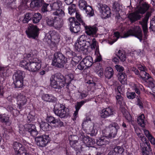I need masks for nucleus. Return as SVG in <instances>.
<instances>
[{"label":"nucleus","mask_w":155,"mask_h":155,"mask_svg":"<svg viewBox=\"0 0 155 155\" xmlns=\"http://www.w3.org/2000/svg\"><path fill=\"white\" fill-rule=\"evenodd\" d=\"M74 78L73 74L71 73L68 74L65 77L60 73H56L51 78L50 84L56 91L60 92L61 88L65 86L66 88L69 89V84Z\"/></svg>","instance_id":"nucleus-1"},{"label":"nucleus","mask_w":155,"mask_h":155,"mask_svg":"<svg viewBox=\"0 0 155 155\" xmlns=\"http://www.w3.org/2000/svg\"><path fill=\"white\" fill-rule=\"evenodd\" d=\"M92 39V43H91V40L89 36L85 35H81L77 41V42L75 44V50L78 52H82L84 51L89 46H90L92 50H95V52L99 54V48L98 43L95 38H93Z\"/></svg>","instance_id":"nucleus-2"},{"label":"nucleus","mask_w":155,"mask_h":155,"mask_svg":"<svg viewBox=\"0 0 155 155\" xmlns=\"http://www.w3.org/2000/svg\"><path fill=\"white\" fill-rule=\"evenodd\" d=\"M119 128L118 124L115 123H113L107 127H106L102 130V134L104 137H101L97 140V144L99 146L106 145L109 143L107 138H114Z\"/></svg>","instance_id":"nucleus-3"},{"label":"nucleus","mask_w":155,"mask_h":155,"mask_svg":"<svg viewBox=\"0 0 155 155\" xmlns=\"http://www.w3.org/2000/svg\"><path fill=\"white\" fill-rule=\"evenodd\" d=\"M68 62L67 57L61 52H56L54 54L52 60V64L59 68L65 67L68 70L70 69L69 67L67 66Z\"/></svg>","instance_id":"nucleus-4"},{"label":"nucleus","mask_w":155,"mask_h":155,"mask_svg":"<svg viewBox=\"0 0 155 155\" xmlns=\"http://www.w3.org/2000/svg\"><path fill=\"white\" fill-rule=\"evenodd\" d=\"M27 58L30 60L28 69L27 70L30 71L35 72L38 71L41 68V60L36 58H35L32 52H30L28 53Z\"/></svg>","instance_id":"nucleus-5"},{"label":"nucleus","mask_w":155,"mask_h":155,"mask_svg":"<svg viewBox=\"0 0 155 155\" xmlns=\"http://www.w3.org/2000/svg\"><path fill=\"white\" fill-rule=\"evenodd\" d=\"M54 111L56 115L61 118H66L69 115L68 109L61 104H58L55 105Z\"/></svg>","instance_id":"nucleus-6"},{"label":"nucleus","mask_w":155,"mask_h":155,"mask_svg":"<svg viewBox=\"0 0 155 155\" xmlns=\"http://www.w3.org/2000/svg\"><path fill=\"white\" fill-rule=\"evenodd\" d=\"M25 131L29 133L30 135L33 137L36 136L38 132L35 125L26 124L24 125H20L19 127V132L20 134L23 135Z\"/></svg>","instance_id":"nucleus-7"},{"label":"nucleus","mask_w":155,"mask_h":155,"mask_svg":"<svg viewBox=\"0 0 155 155\" xmlns=\"http://www.w3.org/2000/svg\"><path fill=\"white\" fill-rule=\"evenodd\" d=\"M62 3L61 1L57 0L50 4V7L52 10L55 11L53 13L54 15L63 17L65 15L64 11L61 8L62 7Z\"/></svg>","instance_id":"nucleus-8"},{"label":"nucleus","mask_w":155,"mask_h":155,"mask_svg":"<svg viewBox=\"0 0 155 155\" xmlns=\"http://www.w3.org/2000/svg\"><path fill=\"white\" fill-rule=\"evenodd\" d=\"M45 37H47L51 41L50 45L51 47L56 48L57 47V44L59 43L60 40V34L54 31H50L46 34Z\"/></svg>","instance_id":"nucleus-9"},{"label":"nucleus","mask_w":155,"mask_h":155,"mask_svg":"<svg viewBox=\"0 0 155 155\" xmlns=\"http://www.w3.org/2000/svg\"><path fill=\"white\" fill-rule=\"evenodd\" d=\"M83 128H87L91 136H95L97 133L99 125L97 124L92 123L91 120L84 121L82 125Z\"/></svg>","instance_id":"nucleus-10"},{"label":"nucleus","mask_w":155,"mask_h":155,"mask_svg":"<svg viewBox=\"0 0 155 155\" xmlns=\"http://www.w3.org/2000/svg\"><path fill=\"white\" fill-rule=\"evenodd\" d=\"M70 31L72 33H77L79 32L81 29H84V25L79 23L74 18H70L69 19Z\"/></svg>","instance_id":"nucleus-11"},{"label":"nucleus","mask_w":155,"mask_h":155,"mask_svg":"<svg viewBox=\"0 0 155 155\" xmlns=\"http://www.w3.org/2000/svg\"><path fill=\"white\" fill-rule=\"evenodd\" d=\"M130 36H134L142 40L143 35L142 30L139 26L134 27L133 29L128 30L124 35V38H127Z\"/></svg>","instance_id":"nucleus-12"},{"label":"nucleus","mask_w":155,"mask_h":155,"mask_svg":"<svg viewBox=\"0 0 155 155\" xmlns=\"http://www.w3.org/2000/svg\"><path fill=\"white\" fill-rule=\"evenodd\" d=\"M40 30V29L37 26H29L26 30L25 32L29 38L35 39L38 37Z\"/></svg>","instance_id":"nucleus-13"},{"label":"nucleus","mask_w":155,"mask_h":155,"mask_svg":"<svg viewBox=\"0 0 155 155\" xmlns=\"http://www.w3.org/2000/svg\"><path fill=\"white\" fill-rule=\"evenodd\" d=\"M79 6L81 10L85 11L86 14L89 17L92 16L94 15V11L92 7L87 5L85 0H80Z\"/></svg>","instance_id":"nucleus-14"},{"label":"nucleus","mask_w":155,"mask_h":155,"mask_svg":"<svg viewBox=\"0 0 155 155\" xmlns=\"http://www.w3.org/2000/svg\"><path fill=\"white\" fill-rule=\"evenodd\" d=\"M48 135H43L35 137V140L37 145L40 147H45L49 142Z\"/></svg>","instance_id":"nucleus-15"},{"label":"nucleus","mask_w":155,"mask_h":155,"mask_svg":"<svg viewBox=\"0 0 155 155\" xmlns=\"http://www.w3.org/2000/svg\"><path fill=\"white\" fill-rule=\"evenodd\" d=\"M138 68L140 71V77L143 80L146 81L148 79H152L151 76L146 71L147 68L145 66L141 65L138 67Z\"/></svg>","instance_id":"nucleus-16"},{"label":"nucleus","mask_w":155,"mask_h":155,"mask_svg":"<svg viewBox=\"0 0 155 155\" xmlns=\"http://www.w3.org/2000/svg\"><path fill=\"white\" fill-rule=\"evenodd\" d=\"M99 9L100 12L102 15V18L105 19L110 17V8L106 5L102 4L100 6Z\"/></svg>","instance_id":"nucleus-17"},{"label":"nucleus","mask_w":155,"mask_h":155,"mask_svg":"<svg viewBox=\"0 0 155 155\" xmlns=\"http://www.w3.org/2000/svg\"><path fill=\"white\" fill-rule=\"evenodd\" d=\"M83 26L84 29H85V30L86 33L89 37L90 36H94V35H95L98 29L97 27L96 26H88L85 24Z\"/></svg>","instance_id":"nucleus-18"},{"label":"nucleus","mask_w":155,"mask_h":155,"mask_svg":"<svg viewBox=\"0 0 155 155\" xmlns=\"http://www.w3.org/2000/svg\"><path fill=\"white\" fill-rule=\"evenodd\" d=\"M13 148L15 151V155H19L25 150L21 144L16 142L14 143Z\"/></svg>","instance_id":"nucleus-19"},{"label":"nucleus","mask_w":155,"mask_h":155,"mask_svg":"<svg viewBox=\"0 0 155 155\" xmlns=\"http://www.w3.org/2000/svg\"><path fill=\"white\" fill-rule=\"evenodd\" d=\"M47 120L50 123H52L55 125V127H61L63 125V123L59 119H56L52 116L47 117Z\"/></svg>","instance_id":"nucleus-20"},{"label":"nucleus","mask_w":155,"mask_h":155,"mask_svg":"<svg viewBox=\"0 0 155 155\" xmlns=\"http://www.w3.org/2000/svg\"><path fill=\"white\" fill-rule=\"evenodd\" d=\"M112 11L116 15V17L117 18H119L120 16V12L122 11V10L120 8V5L117 2H115L113 3L112 6Z\"/></svg>","instance_id":"nucleus-21"},{"label":"nucleus","mask_w":155,"mask_h":155,"mask_svg":"<svg viewBox=\"0 0 155 155\" xmlns=\"http://www.w3.org/2000/svg\"><path fill=\"white\" fill-rule=\"evenodd\" d=\"M141 18V15L138 14L136 11L129 14L127 18L132 23L139 20Z\"/></svg>","instance_id":"nucleus-22"},{"label":"nucleus","mask_w":155,"mask_h":155,"mask_svg":"<svg viewBox=\"0 0 155 155\" xmlns=\"http://www.w3.org/2000/svg\"><path fill=\"white\" fill-rule=\"evenodd\" d=\"M82 58L81 56L79 54H75L71 59L69 63L70 68L75 66L78 63Z\"/></svg>","instance_id":"nucleus-23"},{"label":"nucleus","mask_w":155,"mask_h":155,"mask_svg":"<svg viewBox=\"0 0 155 155\" xmlns=\"http://www.w3.org/2000/svg\"><path fill=\"white\" fill-rule=\"evenodd\" d=\"M113 114V110L110 107L103 109L101 113V117L103 118H106Z\"/></svg>","instance_id":"nucleus-24"},{"label":"nucleus","mask_w":155,"mask_h":155,"mask_svg":"<svg viewBox=\"0 0 155 155\" xmlns=\"http://www.w3.org/2000/svg\"><path fill=\"white\" fill-rule=\"evenodd\" d=\"M124 151V150L122 147L117 146L111 150L108 155H122Z\"/></svg>","instance_id":"nucleus-25"},{"label":"nucleus","mask_w":155,"mask_h":155,"mask_svg":"<svg viewBox=\"0 0 155 155\" xmlns=\"http://www.w3.org/2000/svg\"><path fill=\"white\" fill-rule=\"evenodd\" d=\"M88 95V92L85 91H83L80 92L79 91L74 92L72 91H70L69 94V97H77L79 96V97H86Z\"/></svg>","instance_id":"nucleus-26"},{"label":"nucleus","mask_w":155,"mask_h":155,"mask_svg":"<svg viewBox=\"0 0 155 155\" xmlns=\"http://www.w3.org/2000/svg\"><path fill=\"white\" fill-rule=\"evenodd\" d=\"M28 55V53L26 54L23 59L20 61L19 63L20 67L23 68L26 70L28 69V66L30 61L29 59L27 58Z\"/></svg>","instance_id":"nucleus-27"},{"label":"nucleus","mask_w":155,"mask_h":155,"mask_svg":"<svg viewBox=\"0 0 155 155\" xmlns=\"http://www.w3.org/2000/svg\"><path fill=\"white\" fill-rule=\"evenodd\" d=\"M86 67L88 68L91 67L93 64V61L92 57L90 56H87L84 58L82 60Z\"/></svg>","instance_id":"nucleus-28"},{"label":"nucleus","mask_w":155,"mask_h":155,"mask_svg":"<svg viewBox=\"0 0 155 155\" xmlns=\"http://www.w3.org/2000/svg\"><path fill=\"white\" fill-rule=\"evenodd\" d=\"M43 2H44V0H33L30 4V6L32 8H38L41 6Z\"/></svg>","instance_id":"nucleus-29"},{"label":"nucleus","mask_w":155,"mask_h":155,"mask_svg":"<svg viewBox=\"0 0 155 155\" xmlns=\"http://www.w3.org/2000/svg\"><path fill=\"white\" fill-rule=\"evenodd\" d=\"M90 100L89 99H86L83 101H82L79 102H78L77 104L75 106V107L76 109V110L74 112V116L75 117H77V115L78 113V112L81 107L85 103L88 102Z\"/></svg>","instance_id":"nucleus-30"},{"label":"nucleus","mask_w":155,"mask_h":155,"mask_svg":"<svg viewBox=\"0 0 155 155\" xmlns=\"http://www.w3.org/2000/svg\"><path fill=\"white\" fill-rule=\"evenodd\" d=\"M118 80L122 84H126L127 76L124 72L118 73L117 76Z\"/></svg>","instance_id":"nucleus-31"},{"label":"nucleus","mask_w":155,"mask_h":155,"mask_svg":"<svg viewBox=\"0 0 155 155\" xmlns=\"http://www.w3.org/2000/svg\"><path fill=\"white\" fill-rule=\"evenodd\" d=\"M62 18L59 16L54 17V21L53 26L55 28L59 29L62 27V24L60 20V19Z\"/></svg>","instance_id":"nucleus-32"},{"label":"nucleus","mask_w":155,"mask_h":155,"mask_svg":"<svg viewBox=\"0 0 155 155\" xmlns=\"http://www.w3.org/2000/svg\"><path fill=\"white\" fill-rule=\"evenodd\" d=\"M33 16V12L26 13L24 16L23 19L22 21V23L24 24L28 23L30 21L32 20Z\"/></svg>","instance_id":"nucleus-33"},{"label":"nucleus","mask_w":155,"mask_h":155,"mask_svg":"<svg viewBox=\"0 0 155 155\" xmlns=\"http://www.w3.org/2000/svg\"><path fill=\"white\" fill-rule=\"evenodd\" d=\"M25 77L24 72L20 70H18L13 75V78L16 80H23Z\"/></svg>","instance_id":"nucleus-34"},{"label":"nucleus","mask_w":155,"mask_h":155,"mask_svg":"<svg viewBox=\"0 0 155 155\" xmlns=\"http://www.w3.org/2000/svg\"><path fill=\"white\" fill-rule=\"evenodd\" d=\"M143 130L145 135L150 142L151 144L154 145L155 144V139L150 134L148 130L145 129H143Z\"/></svg>","instance_id":"nucleus-35"},{"label":"nucleus","mask_w":155,"mask_h":155,"mask_svg":"<svg viewBox=\"0 0 155 155\" xmlns=\"http://www.w3.org/2000/svg\"><path fill=\"white\" fill-rule=\"evenodd\" d=\"M114 70L110 67H107L105 69L104 75L106 78L110 79L111 78L114 74Z\"/></svg>","instance_id":"nucleus-36"},{"label":"nucleus","mask_w":155,"mask_h":155,"mask_svg":"<svg viewBox=\"0 0 155 155\" xmlns=\"http://www.w3.org/2000/svg\"><path fill=\"white\" fill-rule=\"evenodd\" d=\"M42 18L41 14L39 12H33V16L32 18V21L34 24L38 23Z\"/></svg>","instance_id":"nucleus-37"},{"label":"nucleus","mask_w":155,"mask_h":155,"mask_svg":"<svg viewBox=\"0 0 155 155\" xmlns=\"http://www.w3.org/2000/svg\"><path fill=\"white\" fill-rule=\"evenodd\" d=\"M145 144V146L146 145L147 147L145 146L143 148L142 154L143 155H149L152 150L150 143L148 141H146Z\"/></svg>","instance_id":"nucleus-38"},{"label":"nucleus","mask_w":155,"mask_h":155,"mask_svg":"<svg viewBox=\"0 0 155 155\" xmlns=\"http://www.w3.org/2000/svg\"><path fill=\"white\" fill-rule=\"evenodd\" d=\"M135 130L136 134L138 136V138L141 140L142 141L145 142V143L146 141H148L146 137L144 136L143 134L142 133V131L140 129L136 128V129H135Z\"/></svg>","instance_id":"nucleus-39"},{"label":"nucleus","mask_w":155,"mask_h":155,"mask_svg":"<svg viewBox=\"0 0 155 155\" xmlns=\"http://www.w3.org/2000/svg\"><path fill=\"white\" fill-rule=\"evenodd\" d=\"M0 121L5 124L6 125L9 126L11 124L9 120V117L5 114H0Z\"/></svg>","instance_id":"nucleus-40"},{"label":"nucleus","mask_w":155,"mask_h":155,"mask_svg":"<svg viewBox=\"0 0 155 155\" xmlns=\"http://www.w3.org/2000/svg\"><path fill=\"white\" fill-rule=\"evenodd\" d=\"M137 121L139 125L142 127H144L146 122L144 115L142 114L139 115L137 117Z\"/></svg>","instance_id":"nucleus-41"},{"label":"nucleus","mask_w":155,"mask_h":155,"mask_svg":"<svg viewBox=\"0 0 155 155\" xmlns=\"http://www.w3.org/2000/svg\"><path fill=\"white\" fill-rule=\"evenodd\" d=\"M95 54L96 55V56L94 60V63H95L94 64L97 65V67L99 68L101 67L102 64L100 63L97 62H100L102 60V57L99 52V54H97L95 52Z\"/></svg>","instance_id":"nucleus-42"},{"label":"nucleus","mask_w":155,"mask_h":155,"mask_svg":"<svg viewBox=\"0 0 155 155\" xmlns=\"http://www.w3.org/2000/svg\"><path fill=\"white\" fill-rule=\"evenodd\" d=\"M68 13L71 15H73L76 12H78L76 6L74 4H72L70 5L68 8Z\"/></svg>","instance_id":"nucleus-43"},{"label":"nucleus","mask_w":155,"mask_h":155,"mask_svg":"<svg viewBox=\"0 0 155 155\" xmlns=\"http://www.w3.org/2000/svg\"><path fill=\"white\" fill-rule=\"evenodd\" d=\"M41 127L44 131H47L50 130L51 127L47 122H42L41 124Z\"/></svg>","instance_id":"nucleus-44"},{"label":"nucleus","mask_w":155,"mask_h":155,"mask_svg":"<svg viewBox=\"0 0 155 155\" xmlns=\"http://www.w3.org/2000/svg\"><path fill=\"white\" fill-rule=\"evenodd\" d=\"M17 104L19 105V108L21 109V107L25 104L26 102V97H17Z\"/></svg>","instance_id":"nucleus-45"},{"label":"nucleus","mask_w":155,"mask_h":155,"mask_svg":"<svg viewBox=\"0 0 155 155\" xmlns=\"http://www.w3.org/2000/svg\"><path fill=\"white\" fill-rule=\"evenodd\" d=\"M23 80L14 79L13 83L15 84V87L16 88L21 87L23 85Z\"/></svg>","instance_id":"nucleus-46"},{"label":"nucleus","mask_w":155,"mask_h":155,"mask_svg":"<svg viewBox=\"0 0 155 155\" xmlns=\"http://www.w3.org/2000/svg\"><path fill=\"white\" fill-rule=\"evenodd\" d=\"M116 55L121 61H125L126 55L122 51L119 50Z\"/></svg>","instance_id":"nucleus-47"},{"label":"nucleus","mask_w":155,"mask_h":155,"mask_svg":"<svg viewBox=\"0 0 155 155\" xmlns=\"http://www.w3.org/2000/svg\"><path fill=\"white\" fill-rule=\"evenodd\" d=\"M140 24L141 25L143 28V32L146 33V31H148L147 22L143 21H140Z\"/></svg>","instance_id":"nucleus-48"},{"label":"nucleus","mask_w":155,"mask_h":155,"mask_svg":"<svg viewBox=\"0 0 155 155\" xmlns=\"http://www.w3.org/2000/svg\"><path fill=\"white\" fill-rule=\"evenodd\" d=\"M75 16L77 18L76 21H77L79 23H81L82 25H85V23L82 19L81 15L78 12L75 13Z\"/></svg>","instance_id":"nucleus-49"},{"label":"nucleus","mask_w":155,"mask_h":155,"mask_svg":"<svg viewBox=\"0 0 155 155\" xmlns=\"http://www.w3.org/2000/svg\"><path fill=\"white\" fill-rule=\"evenodd\" d=\"M75 53L71 51L70 48H68L66 51V54L68 58H72Z\"/></svg>","instance_id":"nucleus-50"},{"label":"nucleus","mask_w":155,"mask_h":155,"mask_svg":"<svg viewBox=\"0 0 155 155\" xmlns=\"http://www.w3.org/2000/svg\"><path fill=\"white\" fill-rule=\"evenodd\" d=\"M149 86L151 88V89L153 93H155V84H154L152 81L153 79H149Z\"/></svg>","instance_id":"nucleus-51"},{"label":"nucleus","mask_w":155,"mask_h":155,"mask_svg":"<svg viewBox=\"0 0 155 155\" xmlns=\"http://www.w3.org/2000/svg\"><path fill=\"white\" fill-rule=\"evenodd\" d=\"M49 5V4L46 3H43L42 6L41 11L42 12L44 13L48 11L47 9V7Z\"/></svg>","instance_id":"nucleus-52"},{"label":"nucleus","mask_w":155,"mask_h":155,"mask_svg":"<svg viewBox=\"0 0 155 155\" xmlns=\"http://www.w3.org/2000/svg\"><path fill=\"white\" fill-rule=\"evenodd\" d=\"M140 86L139 85L137 84H134L133 89L135 91V92L138 95L140 94Z\"/></svg>","instance_id":"nucleus-53"},{"label":"nucleus","mask_w":155,"mask_h":155,"mask_svg":"<svg viewBox=\"0 0 155 155\" xmlns=\"http://www.w3.org/2000/svg\"><path fill=\"white\" fill-rule=\"evenodd\" d=\"M115 67L117 71L119 72V73L123 72L124 68L122 66L118 64H117L115 66Z\"/></svg>","instance_id":"nucleus-54"},{"label":"nucleus","mask_w":155,"mask_h":155,"mask_svg":"<svg viewBox=\"0 0 155 155\" xmlns=\"http://www.w3.org/2000/svg\"><path fill=\"white\" fill-rule=\"evenodd\" d=\"M54 21V18H48L47 20V23L48 25L50 26H53Z\"/></svg>","instance_id":"nucleus-55"},{"label":"nucleus","mask_w":155,"mask_h":155,"mask_svg":"<svg viewBox=\"0 0 155 155\" xmlns=\"http://www.w3.org/2000/svg\"><path fill=\"white\" fill-rule=\"evenodd\" d=\"M151 15V12H147L144 18L143 19L142 21L148 22L150 17Z\"/></svg>","instance_id":"nucleus-56"},{"label":"nucleus","mask_w":155,"mask_h":155,"mask_svg":"<svg viewBox=\"0 0 155 155\" xmlns=\"http://www.w3.org/2000/svg\"><path fill=\"white\" fill-rule=\"evenodd\" d=\"M35 116L31 113L29 114L27 116V121L28 122L33 121L34 119Z\"/></svg>","instance_id":"nucleus-57"},{"label":"nucleus","mask_w":155,"mask_h":155,"mask_svg":"<svg viewBox=\"0 0 155 155\" xmlns=\"http://www.w3.org/2000/svg\"><path fill=\"white\" fill-rule=\"evenodd\" d=\"M85 66V65L82 61L78 65L77 68L80 70H82L84 69Z\"/></svg>","instance_id":"nucleus-58"},{"label":"nucleus","mask_w":155,"mask_h":155,"mask_svg":"<svg viewBox=\"0 0 155 155\" xmlns=\"http://www.w3.org/2000/svg\"><path fill=\"white\" fill-rule=\"evenodd\" d=\"M138 14H143L146 12V11L142 7H140L136 11Z\"/></svg>","instance_id":"nucleus-59"},{"label":"nucleus","mask_w":155,"mask_h":155,"mask_svg":"<svg viewBox=\"0 0 155 155\" xmlns=\"http://www.w3.org/2000/svg\"><path fill=\"white\" fill-rule=\"evenodd\" d=\"M97 74L101 78L103 77L104 75L103 69V68H100L97 72Z\"/></svg>","instance_id":"nucleus-60"},{"label":"nucleus","mask_w":155,"mask_h":155,"mask_svg":"<svg viewBox=\"0 0 155 155\" xmlns=\"http://www.w3.org/2000/svg\"><path fill=\"white\" fill-rule=\"evenodd\" d=\"M127 97H135L136 95L134 92H127Z\"/></svg>","instance_id":"nucleus-61"},{"label":"nucleus","mask_w":155,"mask_h":155,"mask_svg":"<svg viewBox=\"0 0 155 155\" xmlns=\"http://www.w3.org/2000/svg\"><path fill=\"white\" fill-rule=\"evenodd\" d=\"M93 78L90 77L89 79L86 82V83L89 84H94L93 85L95 86L96 84V83L93 80Z\"/></svg>","instance_id":"nucleus-62"},{"label":"nucleus","mask_w":155,"mask_h":155,"mask_svg":"<svg viewBox=\"0 0 155 155\" xmlns=\"http://www.w3.org/2000/svg\"><path fill=\"white\" fill-rule=\"evenodd\" d=\"M114 36L116 37L117 38L115 40L112 42V44L114 43L118 40V39L119 38L120 35V33L118 31L114 32Z\"/></svg>","instance_id":"nucleus-63"},{"label":"nucleus","mask_w":155,"mask_h":155,"mask_svg":"<svg viewBox=\"0 0 155 155\" xmlns=\"http://www.w3.org/2000/svg\"><path fill=\"white\" fill-rule=\"evenodd\" d=\"M142 7L147 11L149 9V5L148 4L145 3L142 4Z\"/></svg>","instance_id":"nucleus-64"}]
</instances>
